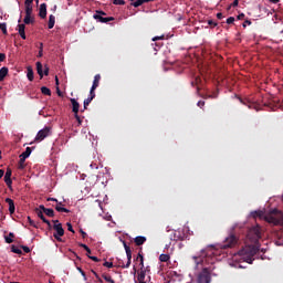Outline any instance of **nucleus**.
<instances>
[{
  "label": "nucleus",
  "instance_id": "52",
  "mask_svg": "<svg viewBox=\"0 0 283 283\" xmlns=\"http://www.w3.org/2000/svg\"><path fill=\"white\" fill-rule=\"evenodd\" d=\"M160 40H164V35L153 38V41H154V42L160 41Z\"/></svg>",
  "mask_w": 283,
  "mask_h": 283
},
{
  "label": "nucleus",
  "instance_id": "37",
  "mask_svg": "<svg viewBox=\"0 0 283 283\" xmlns=\"http://www.w3.org/2000/svg\"><path fill=\"white\" fill-rule=\"evenodd\" d=\"M27 220H28V223L30 224V227L38 228V224L35 223L34 220H32V218L28 217Z\"/></svg>",
  "mask_w": 283,
  "mask_h": 283
},
{
  "label": "nucleus",
  "instance_id": "22",
  "mask_svg": "<svg viewBox=\"0 0 283 283\" xmlns=\"http://www.w3.org/2000/svg\"><path fill=\"white\" fill-rule=\"evenodd\" d=\"M146 241L147 239L145 237H135L134 239L135 245L137 247H142Z\"/></svg>",
  "mask_w": 283,
  "mask_h": 283
},
{
  "label": "nucleus",
  "instance_id": "50",
  "mask_svg": "<svg viewBox=\"0 0 283 283\" xmlns=\"http://www.w3.org/2000/svg\"><path fill=\"white\" fill-rule=\"evenodd\" d=\"M6 61V54L4 53H0V63Z\"/></svg>",
  "mask_w": 283,
  "mask_h": 283
},
{
  "label": "nucleus",
  "instance_id": "62",
  "mask_svg": "<svg viewBox=\"0 0 283 283\" xmlns=\"http://www.w3.org/2000/svg\"><path fill=\"white\" fill-rule=\"evenodd\" d=\"M92 274H94V276H95L96 279L99 277L98 273H96L95 271H92Z\"/></svg>",
  "mask_w": 283,
  "mask_h": 283
},
{
  "label": "nucleus",
  "instance_id": "61",
  "mask_svg": "<svg viewBox=\"0 0 283 283\" xmlns=\"http://www.w3.org/2000/svg\"><path fill=\"white\" fill-rule=\"evenodd\" d=\"M39 49H40V52H43V43L42 42H40Z\"/></svg>",
  "mask_w": 283,
  "mask_h": 283
},
{
  "label": "nucleus",
  "instance_id": "60",
  "mask_svg": "<svg viewBox=\"0 0 283 283\" xmlns=\"http://www.w3.org/2000/svg\"><path fill=\"white\" fill-rule=\"evenodd\" d=\"M43 56V51H40L39 53H38V59H41Z\"/></svg>",
  "mask_w": 283,
  "mask_h": 283
},
{
  "label": "nucleus",
  "instance_id": "34",
  "mask_svg": "<svg viewBox=\"0 0 283 283\" xmlns=\"http://www.w3.org/2000/svg\"><path fill=\"white\" fill-rule=\"evenodd\" d=\"M11 252H13L14 254H19V255L22 254L21 249L17 248L14 245H11Z\"/></svg>",
  "mask_w": 283,
  "mask_h": 283
},
{
  "label": "nucleus",
  "instance_id": "41",
  "mask_svg": "<svg viewBox=\"0 0 283 283\" xmlns=\"http://www.w3.org/2000/svg\"><path fill=\"white\" fill-rule=\"evenodd\" d=\"M75 116V119L77 120V124L81 125L83 123V120L81 119V117L78 116V113H73Z\"/></svg>",
  "mask_w": 283,
  "mask_h": 283
},
{
  "label": "nucleus",
  "instance_id": "3",
  "mask_svg": "<svg viewBox=\"0 0 283 283\" xmlns=\"http://www.w3.org/2000/svg\"><path fill=\"white\" fill-rule=\"evenodd\" d=\"M196 283H211V268H203L201 272L198 273Z\"/></svg>",
  "mask_w": 283,
  "mask_h": 283
},
{
  "label": "nucleus",
  "instance_id": "31",
  "mask_svg": "<svg viewBox=\"0 0 283 283\" xmlns=\"http://www.w3.org/2000/svg\"><path fill=\"white\" fill-rule=\"evenodd\" d=\"M102 277L105 280L107 283H115V281L112 279L111 275L107 274H102Z\"/></svg>",
  "mask_w": 283,
  "mask_h": 283
},
{
  "label": "nucleus",
  "instance_id": "63",
  "mask_svg": "<svg viewBox=\"0 0 283 283\" xmlns=\"http://www.w3.org/2000/svg\"><path fill=\"white\" fill-rule=\"evenodd\" d=\"M97 283H104V281L101 277H97Z\"/></svg>",
  "mask_w": 283,
  "mask_h": 283
},
{
  "label": "nucleus",
  "instance_id": "46",
  "mask_svg": "<svg viewBox=\"0 0 283 283\" xmlns=\"http://www.w3.org/2000/svg\"><path fill=\"white\" fill-rule=\"evenodd\" d=\"M34 2V0H25L24 1V6L25 7H32V3Z\"/></svg>",
  "mask_w": 283,
  "mask_h": 283
},
{
  "label": "nucleus",
  "instance_id": "24",
  "mask_svg": "<svg viewBox=\"0 0 283 283\" xmlns=\"http://www.w3.org/2000/svg\"><path fill=\"white\" fill-rule=\"evenodd\" d=\"M3 239L6 240V243L12 244L13 243V239H14L13 232H9V234L3 237Z\"/></svg>",
  "mask_w": 283,
  "mask_h": 283
},
{
  "label": "nucleus",
  "instance_id": "26",
  "mask_svg": "<svg viewBox=\"0 0 283 283\" xmlns=\"http://www.w3.org/2000/svg\"><path fill=\"white\" fill-rule=\"evenodd\" d=\"M54 20H55V18H54L53 14L49 15V23L46 24V27L49 28V30H51V29L54 28Z\"/></svg>",
  "mask_w": 283,
  "mask_h": 283
},
{
  "label": "nucleus",
  "instance_id": "51",
  "mask_svg": "<svg viewBox=\"0 0 283 283\" xmlns=\"http://www.w3.org/2000/svg\"><path fill=\"white\" fill-rule=\"evenodd\" d=\"M238 6H239V0H233L232 4H230V7H233V8H235Z\"/></svg>",
  "mask_w": 283,
  "mask_h": 283
},
{
  "label": "nucleus",
  "instance_id": "53",
  "mask_svg": "<svg viewBox=\"0 0 283 283\" xmlns=\"http://www.w3.org/2000/svg\"><path fill=\"white\" fill-rule=\"evenodd\" d=\"M205 105H206V102H203V101H199L198 102V107L199 108L203 107Z\"/></svg>",
  "mask_w": 283,
  "mask_h": 283
},
{
  "label": "nucleus",
  "instance_id": "55",
  "mask_svg": "<svg viewBox=\"0 0 283 283\" xmlns=\"http://www.w3.org/2000/svg\"><path fill=\"white\" fill-rule=\"evenodd\" d=\"M78 232L81 233V235L83 237V239H86V232L83 230H78Z\"/></svg>",
  "mask_w": 283,
  "mask_h": 283
},
{
  "label": "nucleus",
  "instance_id": "44",
  "mask_svg": "<svg viewBox=\"0 0 283 283\" xmlns=\"http://www.w3.org/2000/svg\"><path fill=\"white\" fill-rule=\"evenodd\" d=\"M137 261H139V265H142V270H143V255L142 254H137Z\"/></svg>",
  "mask_w": 283,
  "mask_h": 283
},
{
  "label": "nucleus",
  "instance_id": "38",
  "mask_svg": "<svg viewBox=\"0 0 283 283\" xmlns=\"http://www.w3.org/2000/svg\"><path fill=\"white\" fill-rule=\"evenodd\" d=\"M0 30L2 31L3 34H8V29L6 23H0Z\"/></svg>",
  "mask_w": 283,
  "mask_h": 283
},
{
  "label": "nucleus",
  "instance_id": "49",
  "mask_svg": "<svg viewBox=\"0 0 283 283\" xmlns=\"http://www.w3.org/2000/svg\"><path fill=\"white\" fill-rule=\"evenodd\" d=\"M88 259L93 262H99V259L96 256L88 255Z\"/></svg>",
  "mask_w": 283,
  "mask_h": 283
},
{
  "label": "nucleus",
  "instance_id": "64",
  "mask_svg": "<svg viewBox=\"0 0 283 283\" xmlns=\"http://www.w3.org/2000/svg\"><path fill=\"white\" fill-rule=\"evenodd\" d=\"M56 94H59V96H62L61 90H56Z\"/></svg>",
  "mask_w": 283,
  "mask_h": 283
},
{
  "label": "nucleus",
  "instance_id": "25",
  "mask_svg": "<svg viewBox=\"0 0 283 283\" xmlns=\"http://www.w3.org/2000/svg\"><path fill=\"white\" fill-rule=\"evenodd\" d=\"M32 154V148L28 147L24 153L20 154L19 158H28Z\"/></svg>",
  "mask_w": 283,
  "mask_h": 283
},
{
  "label": "nucleus",
  "instance_id": "6",
  "mask_svg": "<svg viewBox=\"0 0 283 283\" xmlns=\"http://www.w3.org/2000/svg\"><path fill=\"white\" fill-rule=\"evenodd\" d=\"M123 245H124V251H126V258H127L128 262H126V264H124L123 262H120L118 264H120L119 266L122 269H128V268H130V264H132V250H130V247L128 244H126L125 241H123Z\"/></svg>",
  "mask_w": 283,
  "mask_h": 283
},
{
  "label": "nucleus",
  "instance_id": "30",
  "mask_svg": "<svg viewBox=\"0 0 283 283\" xmlns=\"http://www.w3.org/2000/svg\"><path fill=\"white\" fill-rule=\"evenodd\" d=\"M41 94H43L45 96H51V90L48 88L46 86H42L41 87Z\"/></svg>",
  "mask_w": 283,
  "mask_h": 283
},
{
  "label": "nucleus",
  "instance_id": "23",
  "mask_svg": "<svg viewBox=\"0 0 283 283\" xmlns=\"http://www.w3.org/2000/svg\"><path fill=\"white\" fill-rule=\"evenodd\" d=\"M9 69L8 67H2L0 69V82H3V78L8 76Z\"/></svg>",
  "mask_w": 283,
  "mask_h": 283
},
{
  "label": "nucleus",
  "instance_id": "27",
  "mask_svg": "<svg viewBox=\"0 0 283 283\" xmlns=\"http://www.w3.org/2000/svg\"><path fill=\"white\" fill-rule=\"evenodd\" d=\"M23 22L27 25L34 24V18H32V15H25Z\"/></svg>",
  "mask_w": 283,
  "mask_h": 283
},
{
  "label": "nucleus",
  "instance_id": "47",
  "mask_svg": "<svg viewBox=\"0 0 283 283\" xmlns=\"http://www.w3.org/2000/svg\"><path fill=\"white\" fill-rule=\"evenodd\" d=\"M67 227V231H70L71 233H75V231L72 228V223H66Z\"/></svg>",
  "mask_w": 283,
  "mask_h": 283
},
{
  "label": "nucleus",
  "instance_id": "39",
  "mask_svg": "<svg viewBox=\"0 0 283 283\" xmlns=\"http://www.w3.org/2000/svg\"><path fill=\"white\" fill-rule=\"evenodd\" d=\"M125 3L124 0H113V4L115 6H124Z\"/></svg>",
  "mask_w": 283,
  "mask_h": 283
},
{
  "label": "nucleus",
  "instance_id": "10",
  "mask_svg": "<svg viewBox=\"0 0 283 283\" xmlns=\"http://www.w3.org/2000/svg\"><path fill=\"white\" fill-rule=\"evenodd\" d=\"M35 70L38 71V75H40V78H43V76H49V67L45 66V70H43V65L41 62L35 63Z\"/></svg>",
  "mask_w": 283,
  "mask_h": 283
},
{
  "label": "nucleus",
  "instance_id": "59",
  "mask_svg": "<svg viewBox=\"0 0 283 283\" xmlns=\"http://www.w3.org/2000/svg\"><path fill=\"white\" fill-rule=\"evenodd\" d=\"M46 201L59 202V200H57V199H54V198H49V199H46Z\"/></svg>",
  "mask_w": 283,
  "mask_h": 283
},
{
  "label": "nucleus",
  "instance_id": "28",
  "mask_svg": "<svg viewBox=\"0 0 283 283\" xmlns=\"http://www.w3.org/2000/svg\"><path fill=\"white\" fill-rule=\"evenodd\" d=\"M54 210H56V212L70 213V210L61 206H54Z\"/></svg>",
  "mask_w": 283,
  "mask_h": 283
},
{
  "label": "nucleus",
  "instance_id": "48",
  "mask_svg": "<svg viewBox=\"0 0 283 283\" xmlns=\"http://www.w3.org/2000/svg\"><path fill=\"white\" fill-rule=\"evenodd\" d=\"M104 266L107 269H113V263L112 262H105Z\"/></svg>",
  "mask_w": 283,
  "mask_h": 283
},
{
  "label": "nucleus",
  "instance_id": "33",
  "mask_svg": "<svg viewBox=\"0 0 283 283\" xmlns=\"http://www.w3.org/2000/svg\"><path fill=\"white\" fill-rule=\"evenodd\" d=\"M159 261L164 262V263L168 262L169 261V254H160Z\"/></svg>",
  "mask_w": 283,
  "mask_h": 283
},
{
  "label": "nucleus",
  "instance_id": "12",
  "mask_svg": "<svg viewBox=\"0 0 283 283\" xmlns=\"http://www.w3.org/2000/svg\"><path fill=\"white\" fill-rule=\"evenodd\" d=\"M11 175H12V171L10 168H8V170L6 171V175L2 177L6 185H8L9 189H11V185L13 184V181L11 180Z\"/></svg>",
  "mask_w": 283,
  "mask_h": 283
},
{
  "label": "nucleus",
  "instance_id": "19",
  "mask_svg": "<svg viewBox=\"0 0 283 283\" xmlns=\"http://www.w3.org/2000/svg\"><path fill=\"white\" fill-rule=\"evenodd\" d=\"M17 29L19 31L20 39L27 40V34L24 33L25 25L20 23L19 25H17Z\"/></svg>",
  "mask_w": 283,
  "mask_h": 283
},
{
  "label": "nucleus",
  "instance_id": "2",
  "mask_svg": "<svg viewBox=\"0 0 283 283\" xmlns=\"http://www.w3.org/2000/svg\"><path fill=\"white\" fill-rule=\"evenodd\" d=\"M260 249H258L256 245H247L243 249L239 250L238 254L241 256V260L247 262V264H252V261H254V255L258 254Z\"/></svg>",
  "mask_w": 283,
  "mask_h": 283
},
{
  "label": "nucleus",
  "instance_id": "9",
  "mask_svg": "<svg viewBox=\"0 0 283 283\" xmlns=\"http://www.w3.org/2000/svg\"><path fill=\"white\" fill-rule=\"evenodd\" d=\"M105 17V12L104 11H97V14H94V19H96L98 22H102V23H107V22H111V21H114L115 19L114 18H104Z\"/></svg>",
  "mask_w": 283,
  "mask_h": 283
},
{
  "label": "nucleus",
  "instance_id": "4",
  "mask_svg": "<svg viewBox=\"0 0 283 283\" xmlns=\"http://www.w3.org/2000/svg\"><path fill=\"white\" fill-rule=\"evenodd\" d=\"M54 226H51L55 231L53 237L56 241L62 242V237H64V228H62V223L59 220H53Z\"/></svg>",
  "mask_w": 283,
  "mask_h": 283
},
{
  "label": "nucleus",
  "instance_id": "16",
  "mask_svg": "<svg viewBox=\"0 0 283 283\" xmlns=\"http://www.w3.org/2000/svg\"><path fill=\"white\" fill-rule=\"evenodd\" d=\"M35 213L38 214V218H40L41 221H43V223L46 224V227H49V229H51V221H49L45 216L43 214V212H41L40 210H35Z\"/></svg>",
  "mask_w": 283,
  "mask_h": 283
},
{
  "label": "nucleus",
  "instance_id": "45",
  "mask_svg": "<svg viewBox=\"0 0 283 283\" xmlns=\"http://www.w3.org/2000/svg\"><path fill=\"white\" fill-rule=\"evenodd\" d=\"M20 249H22V251H24V253H30V248H28L25 245H20Z\"/></svg>",
  "mask_w": 283,
  "mask_h": 283
},
{
  "label": "nucleus",
  "instance_id": "15",
  "mask_svg": "<svg viewBox=\"0 0 283 283\" xmlns=\"http://www.w3.org/2000/svg\"><path fill=\"white\" fill-rule=\"evenodd\" d=\"M155 0H129V2H132V7L134 8H139L143 6V3H149V2H154Z\"/></svg>",
  "mask_w": 283,
  "mask_h": 283
},
{
  "label": "nucleus",
  "instance_id": "54",
  "mask_svg": "<svg viewBox=\"0 0 283 283\" xmlns=\"http://www.w3.org/2000/svg\"><path fill=\"white\" fill-rule=\"evenodd\" d=\"M247 25H251V20H244L243 28H247Z\"/></svg>",
  "mask_w": 283,
  "mask_h": 283
},
{
  "label": "nucleus",
  "instance_id": "57",
  "mask_svg": "<svg viewBox=\"0 0 283 283\" xmlns=\"http://www.w3.org/2000/svg\"><path fill=\"white\" fill-rule=\"evenodd\" d=\"M243 18H245V14H243V13L238 15V20H243Z\"/></svg>",
  "mask_w": 283,
  "mask_h": 283
},
{
  "label": "nucleus",
  "instance_id": "1",
  "mask_svg": "<svg viewBox=\"0 0 283 283\" xmlns=\"http://www.w3.org/2000/svg\"><path fill=\"white\" fill-rule=\"evenodd\" d=\"M217 250H214L213 245L207 247L206 249L200 251L199 255H193L192 260L197 265L200 264H211L213 265L217 262Z\"/></svg>",
  "mask_w": 283,
  "mask_h": 283
},
{
  "label": "nucleus",
  "instance_id": "35",
  "mask_svg": "<svg viewBox=\"0 0 283 283\" xmlns=\"http://www.w3.org/2000/svg\"><path fill=\"white\" fill-rule=\"evenodd\" d=\"M32 6H25V14L27 17H32Z\"/></svg>",
  "mask_w": 283,
  "mask_h": 283
},
{
  "label": "nucleus",
  "instance_id": "36",
  "mask_svg": "<svg viewBox=\"0 0 283 283\" xmlns=\"http://www.w3.org/2000/svg\"><path fill=\"white\" fill-rule=\"evenodd\" d=\"M238 99H239V103H241L245 106H249V108H251V104H250L249 99H243L241 97H238Z\"/></svg>",
  "mask_w": 283,
  "mask_h": 283
},
{
  "label": "nucleus",
  "instance_id": "18",
  "mask_svg": "<svg viewBox=\"0 0 283 283\" xmlns=\"http://www.w3.org/2000/svg\"><path fill=\"white\" fill-rule=\"evenodd\" d=\"M6 203L9 206V214L13 216L14 213V201L11 198H6Z\"/></svg>",
  "mask_w": 283,
  "mask_h": 283
},
{
  "label": "nucleus",
  "instance_id": "29",
  "mask_svg": "<svg viewBox=\"0 0 283 283\" xmlns=\"http://www.w3.org/2000/svg\"><path fill=\"white\" fill-rule=\"evenodd\" d=\"M137 281L139 283H145V271L142 270V272L137 275Z\"/></svg>",
  "mask_w": 283,
  "mask_h": 283
},
{
  "label": "nucleus",
  "instance_id": "32",
  "mask_svg": "<svg viewBox=\"0 0 283 283\" xmlns=\"http://www.w3.org/2000/svg\"><path fill=\"white\" fill-rule=\"evenodd\" d=\"M28 158H24V157H20V160H19V169L22 170L24 169V161H27Z\"/></svg>",
  "mask_w": 283,
  "mask_h": 283
},
{
  "label": "nucleus",
  "instance_id": "40",
  "mask_svg": "<svg viewBox=\"0 0 283 283\" xmlns=\"http://www.w3.org/2000/svg\"><path fill=\"white\" fill-rule=\"evenodd\" d=\"M234 21H235V19L233 17H230V18L226 19V24H233Z\"/></svg>",
  "mask_w": 283,
  "mask_h": 283
},
{
  "label": "nucleus",
  "instance_id": "17",
  "mask_svg": "<svg viewBox=\"0 0 283 283\" xmlns=\"http://www.w3.org/2000/svg\"><path fill=\"white\" fill-rule=\"evenodd\" d=\"M40 18L41 19L48 18V4L46 3H41V6H40Z\"/></svg>",
  "mask_w": 283,
  "mask_h": 283
},
{
  "label": "nucleus",
  "instance_id": "56",
  "mask_svg": "<svg viewBox=\"0 0 283 283\" xmlns=\"http://www.w3.org/2000/svg\"><path fill=\"white\" fill-rule=\"evenodd\" d=\"M223 18L222 13H217V19L222 20Z\"/></svg>",
  "mask_w": 283,
  "mask_h": 283
},
{
  "label": "nucleus",
  "instance_id": "13",
  "mask_svg": "<svg viewBox=\"0 0 283 283\" xmlns=\"http://www.w3.org/2000/svg\"><path fill=\"white\" fill-rule=\"evenodd\" d=\"M36 211H41V213H45V216L49 217V218L54 217V210L53 209H48L43 205H41L40 209H36Z\"/></svg>",
  "mask_w": 283,
  "mask_h": 283
},
{
  "label": "nucleus",
  "instance_id": "14",
  "mask_svg": "<svg viewBox=\"0 0 283 283\" xmlns=\"http://www.w3.org/2000/svg\"><path fill=\"white\" fill-rule=\"evenodd\" d=\"M101 75L96 74L94 75V81L92 82V87H91V93H94L96 91V88H98L99 86V80H101Z\"/></svg>",
  "mask_w": 283,
  "mask_h": 283
},
{
  "label": "nucleus",
  "instance_id": "8",
  "mask_svg": "<svg viewBox=\"0 0 283 283\" xmlns=\"http://www.w3.org/2000/svg\"><path fill=\"white\" fill-rule=\"evenodd\" d=\"M238 243V238L234 234H230V237L226 238L224 243L222 244V249H232Z\"/></svg>",
  "mask_w": 283,
  "mask_h": 283
},
{
  "label": "nucleus",
  "instance_id": "7",
  "mask_svg": "<svg viewBox=\"0 0 283 283\" xmlns=\"http://www.w3.org/2000/svg\"><path fill=\"white\" fill-rule=\"evenodd\" d=\"M49 136H51V127H45V128L41 129L40 132H38V135H35L34 142H38V143L43 142Z\"/></svg>",
  "mask_w": 283,
  "mask_h": 283
},
{
  "label": "nucleus",
  "instance_id": "20",
  "mask_svg": "<svg viewBox=\"0 0 283 283\" xmlns=\"http://www.w3.org/2000/svg\"><path fill=\"white\" fill-rule=\"evenodd\" d=\"M70 103H71V112H73V114H78V103H77V101L71 98Z\"/></svg>",
  "mask_w": 283,
  "mask_h": 283
},
{
  "label": "nucleus",
  "instance_id": "11",
  "mask_svg": "<svg viewBox=\"0 0 283 283\" xmlns=\"http://www.w3.org/2000/svg\"><path fill=\"white\" fill-rule=\"evenodd\" d=\"M96 97V93L91 92V94L88 95V97L86 99H84L83 102V109H81V113L86 111V107H88V105H91L92 101Z\"/></svg>",
  "mask_w": 283,
  "mask_h": 283
},
{
  "label": "nucleus",
  "instance_id": "5",
  "mask_svg": "<svg viewBox=\"0 0 283 283\" xmlns=\"http://www.w3.org/2000/svg\"><path fill=\"white\" fill-rule=\"evenodd\" d=\"M249 239L252 242H258V240L262 239V232L259 226H254L249 230Z\"/></svg>",
  "mask_w": 283,
  "mask_h": 283
},
{
  "label": "nucleus",
  "instance_id": "42",
  "mask_svg": "<svg viewBox=\"0 0 283 283\" xmlns=\"http://www.w3.org/2000/svg\"><path fill=\"white\" fill-rule=\"evenodd\" d=\"M207 24L211 25V28H217V22H214L213 20H208Z\"/></svg>",
  "mask_w": 283,
  "mask_h": 283
},
{
  "label": "nucleus",
  "instance_id": "43",
  "mask_svg": "<svg viewBox=\"0 0 283 283\" xmlns=\"http://www.w3.org/2000/svg\"><path fill=\"white\" fill-rule=\"evenodd\" d=\"M78 247H80L81 249H84V251L91 250V248L86 247V244H84V243H78Z\"/></svg>",
  "mask_w": 283,
  "mask_h": 283
},
{
  "label": "nucleus",
  "instance_id": "58",
  "mask_svg": "<svg viewBox=\"0 0 283 283\" xmlns=\"http://www.w3.org/2000/svg\"><path fill=\"white\" fill-rule=\"evenodd\" d=\"M3 176H6V172L3 171V169H0V179H2Z\"/></svg>",
  "mask_w": 283,
  "mask_h": 283
},
{
  "label": "nucleus",
  "instance_id": "21",
  "mask_svg": "<svg viewBox=\"0 0 283 283\" xmlns=\"http://www.w3.org/2000/svg\"><path fill=\"white\" fill-rule=\"evenodd\" d=\"M27 78L30 82L34 81V71H33L32 66L27 67Z\"/></svg>",
  "mask_w": 283,
  "mask_h": 283
}]
</instances>
